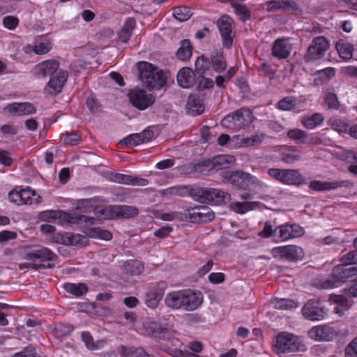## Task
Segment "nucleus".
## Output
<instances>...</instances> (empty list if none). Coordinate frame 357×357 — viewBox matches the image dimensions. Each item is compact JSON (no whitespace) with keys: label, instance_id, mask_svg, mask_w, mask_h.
Listing matches in <instances>:
<instances>
[{"label":"nucleus","instance_id":"1","mask_svg":"<svg viewBox=\"0 0 357 357\" xmlns=\"http://www.w3.org/2000/svg\"><path fill=\"white\" fill-rule=\"evenodd\" d=\"M162 194L167 196H190L194 199H204V201H225L230 200L231 195L227 192L218 188L191 187L188 185H178L167 188Z\"/></svg>","mask_w":357,"mask_h":357},{"label":"nucleus","instance_id":"2","mask_svg":"<svg viewBox=\"0 0 357 357\" xmlns=\"http://www.w3.org/2000/svg\"><path fill=\"white\" fill-rule=\"evenodd\" d=\"M203 302V295L200 291L190 289L173 291L168 293L165 298V305L173 310L194 311Z\"/></svg>","mask_w":357,"mask_h":357},{"label":"nucleus","instance_id":"3","mask_svg":"<svg viewBox=\"0 0 357 357\" xmlns=\"http://www.w3.org/2000/svg\"><path fill=\"white\" fill-rule=\"evenodd\" d=\"M152 335L154 338L165 340V342L161 343L160 348L174 357H185L188 351H183L180 349L181 342L172 336L169 331L165 328L158 326L155 323L152 324Z\"/></svg>","mask_w":357,"mask_h":357},{"label":"nucleus","instance_id":"4","mask_svg":"<svg viewBox=\"0 0 357 357\" xmlns=\"http://www.w3.org/2000/svg\"><path fill=\"white\" fill-rule=\"evenodd\" d=\"M139 77L145 87L159 90L166 84L167 77L162 70H159L147 62L138 63Z\"/></svg>","mask_w":357,"mask_h":357},{"label":"nucleus","instance_id":"5","mask_svg":"<svg viewBox=\"0 0 357 357\" xmlns=\"http://www.w3.org/2000/svg\"><path fill=\"white\" fill-rule=\"evenodd\" d=\"M93 213L100 220H115L132 218L138 214V209L130 206H98Z\"/></svg>","mask_w":357,"mask_h":357},{"label":"nucleus","instance_id":"6","mask_svg":"<svg viewBox=\"0 0 357 357\" xmlns=\"http://www.w3.org/2000/svg\"><path fill=\"white\" fill-rule=\"evenodd\" d=\"M252 119V114L249 109L241 108L225 116L221 121V125L224 128L238 130L251 124Z\"/></svg>","mask_w":357,"mask_h":357},{"label":"nucleus","instance_id":"7","mask_svg":"<svg viewBox=\"0 0 357 357\" xmlns=\"http://www.w3.org/2000/svg\"><path fill=\"white\" fill-rule=\"evenodd\" d=\"M273 345L278 354L299 351L304 347L298 336L288 332L279 333Z\"/></svg>","mask_w":357,"mask_h":357},{"label":"nucleus","instance_id":"8","mask_svg":"<svg viewBox=\"0 0 357 357\" xmlns=\"http://www.w3.org/2000/svg\"><path fill=\"white\" fill-rule=\"evenodd\" d=\"M55 222L62 226L74 225L85 224L86 225H93L97 223L98 220L93 217H89L84 215H77L64 212L62 211H56Z\"/></svg>","mask_w":357,"mask_h":357},{"label":"nucleus","instance_id":"9","mask_svg":"<svg viewBox=\"0 0 357 357\" xmlns=\"http://www.w3.org/2000/svg\"><path fill=\"white\" fill-rule=\"evenodd\" d=\"M268 174L273 178L286 185H298L305 183L303 178L296 169H284L271 168Z\"/></svg>","mask_w":357,"mask_h":357},{"label":"nucleus","instance_id":"10","mask_svg":"<svg viewBox=\"0 0 357 357\" xmlns=\"http://www.w3.org/2000/svg\"><path fill=\"white\" fill-rule=\"evenodd\" d=\"M349 278V266L340 264L336 266L332 272L331 278L317 284V287L321 289H333L338 287L347 279Z\"/></svg>","mask_w":357,"mask_h":357},{"label":"nucleus","instance_id":"11","mask_svg":"<svg viewBox=\"0 0 357 357\" xmlns=\"http://www.w3.org/2000/svg\"><path fill=\"white\" fill-rule=\"evenodd\" d=\"M24 259L29 261L39 260L41 262L51 261L56 259V255L50 248L38 246H26Z\"/></svg>","mask_w":357,"mask_h":357},{"label":"nucleus","instance_id":"12","mask_svg":"<svg viewBox=\"0 0 357 357\" xmlns=\"http://www.w3.org/2000/svg\"><path fill=\"white\" fill-rule=\"evenodd\" d=\"M215 218L214 213L206 206H196L188 209L183 213V220H189L192 222H208Z\"/></svg>","mask_w":357,"mask_h":357},{"label":"nucleus","instance_id":"13","mask_svg":"<svg viewBox=\"0 0 357 357\" xmlns=\"http://www.w3.org/2000/svg\"><path fill=\"white\" fill-rule=\"evenodd\" d=\"M128 98L130 103L136 108L144 110L152 105L155 97L151 93H147L143 89H134L129 91Z\"/></svg>","mask_w":357,"mask_h":357},{"label":"nucleus","instance_id":"14","mask_svg":"<svg viewBox=\"0 0 357 357\" xmlns=\"http://www.w3.org/2000/svg\"><path fill=\"white\" fill-rule=\"evenodd\" d=\"M273 254L275 257L289 261H301L304 257L303 250L295 245L275 247L273 249Z\"/></svg>","mask_w":357,"mask_h":357},{"label":"nucleus","instance_id":"15","mask_svg":"<svg viewBox=\"0 0 357 357\" xmlns=\"http://www.w3.org/2000/svg\"><path fill=\"white\" fill-rule=\"evenodd\" d=\"M232 19L228 15H225L218 20V26L220 32L222 45L227 48L231 47L234 34L232 32Z\"/></svg>","mask_w":357,"mask_h":357},{"label":"nucleus","instance_id":"16","mask_svg":"<svg viewBox=\"0 0 357 357\" xmlns=\"http://www.w3.org/2000/svg\"><path fill=\"white\" fill-rule=\"evenodd\" d=\"M167 284L164 281L153 285L146 293L144 301L146 306L151 309L156 308L164 296Z\"/></svg>","mask_w":357,"mask_h":357},{"label":"nucleus","instance_id":"17","mask_svg":"<svg viewBox=\"0 0 357 357\" xmlns=\"http://www.w3.org/2000/svg\"><path fill=\"white\" fill-rule=\"evenodd\" d=\"M278 239L280 241L301 237L304 234L303 229L297 224L285 223L275 228Z\"/></svg>","mask_w":357,"mask_h":357},{"label":"nucleus","instance_id":"18","mask_svg":"<svg viewBox=\"0 0 357 357\" xmlns=\"http://www.w3.org/2000/svg\"><path fill=\"white\" fill-rule=\"evenodd\" d=\"M107 179L109 181L120 184H125L133 186H146L149 181L146 178L137 176L123 174L120 173L109 172L107 174Z\"/></svg>","mask_w":357,"mask_h":357},{"label":"nucleus","instance_id":"19","mask_svg":"<svg viewBox=\"0 0 357 357\" xmlns=\"http://www.w3.org/2000/svg\"><path fill=\"white\" fill-rule=\"evenodd\" d=\"M68 77L67 71L60 70L52 76L45 88L46 93L53 96L60 93Z\"/></svg>","mask_w":357,"mask_h":357},{"label":"nucleus","instance_id":"20","mask_svg":"<svg viewBox=\"0 0 357 357\" xmlns=\"http://www.w3.org/2000/svg\"><path fill=\"white\" fill-rule=\"evenodd\" d=\"M60 66L59 62L56 59H49L37 64L33 69L34 75L37 77H46L52 76L56 73Z\"/></svg>","mask_w":357,"mask_h":357},{"label":"nucleus","instance_id":"21","mask_svg":"<svg viewBox=\"0 0 357 357\" xmlns=\"http://www.w3.org/2000/svg\"><path fill=\"white\" fill-rule=\"evenodd\" d=\"M8 198L10 201H17V199H20V201H29L32 199L34 201H38L39 199H41V197L38 195L36 190L30 187L20 189L16 187L9 192Z\"/></svg>","mask_w":357,"mask_h":357},{"label":"nucleus","instance_id":"22","mask_svg":"<svg viewBox=\"0 0 357 357\" xmlns=\"http://www.w3.org/2000/svg\"><path fill=\"white\" fill-rule=\"evenodd\" d=\"M291 51V45L286 38H278L273 44L271 54L279 59L289 57Z\"/></svg>","mask_w":357,"mask_h":357},{"label":"nucleus","instance_id":"23","mask_svg":"<svg viewBox=\"0 0 357 357\" xmlns=\"http://www.w3.org/2000/svg\"><path fill=\"white\" fill-rule=\"evenodd\" d=\"M266 10L268 12H273L277 10H282L284 11L298 10L297 3L289 0H271L264 3Z\"/></svg>","mask_w":357,"mask_h":357},{"label":"nucleus","instance_id":"24","mask_svg":"<svg viewBox=\"0 0 357 357\" xmlns=\"http://www.w3.org/2000/svg\"><path fill=\"white\" fill-rule=\"evenodd\" d=\"M252 176L250 174L243 171H236L232 172L229 178V182L234 186L239 189H246L251 181Z\"/></svg>","mask_w":357,"mask_h":357},{"label":"nucleus","instance_id":"25","mask_svg":"<svg viewBox=\"0 0 357 357\" xmlns=\"http://www.w3.org/2000/svg\"><path fill=\"white\" fill-rule=\"evenodd\" d=\"M337 335V332L331 326L319 325L314 326V340L329 341Z\"/></svg>","mask_w":357,"mask_h":357},{"label":"nucleus","instance_id":"26","mask_svg":"<svg viewBox=\"0 0 357 357\" xmlns=\"http://www.w3.org/2000/svg\"><path fill=\"white\" fill-rule=\"evenodd\" d=\"M177 82L178 85L183 88H190L195 82L194 71L188 67L182 68L177 73Z\"/></svg>","mask_w":357,"mask_h":357},{"label":"nucleus","instance_id":"27","mask_svg":"<svg viewBox=\"0 0 357 357\" xmlns=\"http://www.w3.org/2000/svg\"><path fill=\"white\" fill-rule=\"evenodd\" d=\"M349 185V181L343 180H334L329 181H314V190H332L342 187L347 188Z\"/></svg>","mask_w":357,"mask_h":357},{"label":"nucleus","instance_id":"28","mask_svg":"<svg viewBox=\"0 0 357 357\" xmlns=\"http://www.w3.org/2000/svg\"><path fill=\"white\" fill-rule=\"evenodd\" d=\"M235 163V158L231 155H220L215 156L212 160L208 161L206 166H211V169L216 170L229 167Z\"/></svg>","mask_w":357,"mask_h":357},{"label":"nucleus","instance_id":"29","mask_svg":"<svg viewBox=\"0 0 357 357\" xmlns=\"http://www.w3.org/2000/svg\"><path fill=\"white\" fill-rule=\"evenodd\" d=\"M210 64L211 68L218 73H222L226 70L227 64L222 50L213 52L211 54Z\"/></svg>","mask_w":357,"mask_h":357},{"label":"nucleus","instance_id":"30","mask_svg":"<svg viewBox=\"0 0 357 357\" xmlns=\"http://www.w3.org/2000/svg\"><path fill=\"white\" fill-rule=\"evenodd\" d=\"M335 75L334 68H324L317 70L314 73V84L322 85L326 84Z\"/></svg>","mask_w":357,"mask_h":357},{"label":"nucleus","instance_id":"31","mask_svg":"<svg viewBox=\"0 0 357 357\" xmlns=\"http://www.w3.org/2000/svg\"><path fill=\"white\" fill-rule=\"evenodd\" d=\"M329 47V42L325 37L317 36L314 38V60L322 58Z\"/></svg>","mask_w":357,"mask_h":357},{"label":"nucleus","instance_id":"32","mask_svg":"<svg viewBox=\"0 0 357 357\" xmlns=\"http://www.w3.org/2000/svg\"><path fill=\"white\" fill-rule=\"evenodd\" d=\"M63 289L68 294L76 298H80L85 295L88 291V286L85 283L66 282L63 284Z\"/></svg>","mask_w":357,"mask_h":357},{"label":"nucleus","instance_id":"33","mask_svg":"<svg viewBox=\"0 0 357 357\" xmlns=\"http://www.w3.org/2000/svg\"><path fill=\"white\" fill-rule=\"evenodd\" d=\"M188 112L192 115H199L204 112V106L202 100L197 95L189 96L186 104Z\"/></svg>","mask_w":357,"mask_h":357},{"label":"nucleus","instance_id":"34","mask_svg":"<svg viewBox=\"0 0 357 357\" xmlns=\"http://www.w3.org/2000/svg\"><path fill=\"white\" fill-rule=\"evenodd\" d=\"M61 241L67 245L84 246L88 244V239L85 236L73 233L62 235Z\"/></svg>","mask_w":357,"mask_h":357},{"label":"nucleus","instance_id":"35","mask_svg":"<svg viewBox=\"0 0 357 357\" xmlns=\"http://www.w3.org/2000/svg\"><path fill=\"white\" fill-rule=\"evenodd\" d=\"M301 105V100L294 96H287L280 100L276 107L282 111H291L298 108Z\"/></svg>","mask_w":357,"mask_h":357},{"label":"nucleus","instance_id":"36","mask_svg":"<svg viewBox=\"0 0 357 357\" xmlns=\"http://www.w3.org/2000/svg\"><path fill=\"white\" fill-rule=\"evenodd\" d=\"M119 353L121 357H151L142 347H127L126 346H121L119 348Z\"/></svg>","mask_w":357,"mask_h":357},{"label":"nucleus","instance_id":"37","mask_svg":"<svg viewBox=\"0 0 357 357\" xmlns=\"http://www.w3.org/2000/svg\"><path fill=\"white\" fill-rule=\"evenodd\" d=\"M192 54V46L190 40H183L181 42L180 47L176 52V57L183 61H188Z\"/></svg>","mask_w":357,"mask_h":357},{"label":"nucleus","instance_id":"38","mask_svg":"<svg viewBox=\"0 0 357 357\" xmlns=\"http://www.w3.org/2000/svg\"><path fill=\"white\" fill-rule=\"evenodd\" d=\"M144 266L142 261L137 259L126 261L123 265L124 271L132 275H138L144 271Z\"/></svg>","mask_w":357,"mask_h":357},{"label":"nucleus","instance_id":"39","mask_svg":"<svg viewBox=\"0 0 357 357\" xmlns=\"http://www.w3.org/2000/svg\"><path fill=\"white\" fill-rule=\"evenodd\" d=\"M335 49L342 59L348 61L353 56L354 47L350 43H344L342 40L337 41L335 44Z\"/></svg>","mask_w":357,"mask_h":357},{"label":"nucleus","instance_id":"40","mask_svg":"<svg viewBox=\"0 0 357 357\" xmlns=\"http://www.w3.org/2000/svg\"><path fill=\"white\" fill-rule=\"evenodd\" d=\"M273 307L281 310H291L298 307L296 301L289 298H275L271 301Z\"/></svg>","mask_w":357,"mask_h":357},{"label":"nucleus","instance_id":"41","mask_svg":"<svg viewBox=\"0 0 357 357\" xmlns=\"http://www.w3.org/2000/svg\"><path fill=\"white\" fill-rule=\"evenodd\" d=\"M86 235L92 238H98L104 241H109L112 238L110 231L100 227L88 228L84 231Z\"/></svg>","mask_w":357,"mask_h":357},{"label":"nucleus","instance_id":"42","mask_svg":"<svg viewBox=\"0 0 357 357\" xmlns=\"http://www.w3.org/2000/svg\"><path fill=\"white\" fill-rule=\"evenodd\" d=\"M135 25V21L133 18H129L123 26L121 29L119 33V39L123 42L126 43L130 39L131 34L132 33V30Z\"/></svg>","mask_w":357,"mask_h":357},{"label":"nucleus","instance_id":"43","mask_svg":"<svg viewBox=\"0 0 357 357\" xmlns=\"http://www.w3.org/2000/svg\"><path fill=\"white\" fill-rule=\"evenodd\" d=\"M329 300L337 305L334 309L337 314H341L349 308L348 300L342 295H331Z\"/></svg>","mask_w":357,"mask_h":357},{"label":"nucleus","instance_id":"44","mask_svg":"<svg viewBox=\"0 0 357 357\" xmlns=\"http://www.w3.org/2000/svg\"><path fill=\"white\" fill-rule=\"evenodd\" d=\"M301 159V153L296 149H289L282 151L280 160L287 164H291Z\"/></svg>","mask_w":357,"mask_h":357},{"label":"nucleus","instance_id":"45","mask_svg":"<svg viewBox=\"0 0 357 357\" xmlns=\"http://www.w3.org/2000/svg\"><path fill=\"white\" fill-rule=\"evenodd\" d=\"M211 68L210 59L206 56L202 55L199 56L195 61V72L197 74L202 75Z\"/></svg>","mask_w":357,"mask_h":357},{"label":"nucleus","instance_id":"46","mask_svg":"<svg viewBox=\"0 0 357 357\" xmlns=\"http://www.w3.org/2000/svg\"><path fill=\"white\" fill-rule=\"evenodd\" d=\"M231 208L236 213L244 214L252 210V205L259 202H230Z\"/></svg>","mask_w":357,"mask_h":357},{"label":"nucleus","instance_id":"47","mask_svg":"<svg viewBox=\"0 0 357 357\" xmlns=\"http://www.w3.org/2000/svg\"><path fill=\"white\" fill-rule=\"evenodd\" d=\"M287 136L289 138L296 141L297 143L305 144L307 139V133L300 129H291L289 130Z\"/></svg>","mask_w":357,"mask_h":357},{"label":"nucleus","instance_id":"48","mask_svg":"<svg viewBox=\"0 0 357 357\" xmlns=\"http://www.w3.org/2000/svg\"><path fill=\"white\" fill-rule=\"evenodd\" d=\"M265 135L263 133H257L242 139L244 146H252L260 144L263 142Z\"/></svg>","mask_w":357,"mask_h":357},{"label":"nucleus","instance_id":"49","mask_svg":"<svg viewBox=\"0 0 357 357\" xmlns=\"http://www.w3.org/2000/svg\"><path fill=\"white\" fill-rule=\"evenodd\" d=\"M324 103L330 109H337L340 107V102L336 94L327 92L324 95Z\"/></svg>","mask_w":357,"mask_h":357},{"label":"nucleus","instance_id":"50","mask_svg":"<svg viewBox=\"0 0 357 357\" xmlns=\"http://www.w3.org/2000/svg\"><path fill=\"white\" fill-rule=\"evenodd\" d=\"M173 15L177 20L184 22L191 17L192 13L188 8L178 7L174 9Z\"/></svg>","mask_w":357,"mask_h":357},{"label":"nucleus","instance_id":"51","mask_svg":"<svg viewBox=\"0 0 357 357\" xmlns=\"http://www.w3.org/2000/svg\"><path fill=\"white\" fill-rule=\"evenodd\" d=\"M52 49V45L51 43L46 40V41H40V42H36L33 47V51L36 54H45L48 53Z\"/></svg>","mask_w":357,"mask_h":357},{"label":"nucleus","instance_id":"52","mask_svg":"<svg viewBox=\"0 0 357 357\" xmlns=\"http://www.w3.org/2000/svg\"><path fill=\"white\" fill-rule=\"evenodd\" d=\"M73 331V327L70 324H59L55 328V335L61 338L68 335Z\"/></svg>","mask_w":357,"mask_h":357},{"label":"nucleus","instance_id":"53","mask_svg":"<svg viewBox=\"0 0 357 357\" xmlns=\"http://www.w3.org/2000/svg\"><path fill=\"white\" fill-rule=\"evenodd\" d=\"M63 142L66 144L75 146L80 142V135L77 132H66L63 136Z\"/></svg>","mask_w":357,"mask_h":357},{"label":"nucleus","instance_id":"54","mask_svg":"<svg viewBox=\"0 0 357 357\" xmlns=\"http://www.w3.org/2000/svg\"><path fill=\"white\" fill-rule=\"evenodd\" d=\"M140 139L138 138L137 134H131L123 139L121 140L119 144L127 147L135 146L140 144Z\"/></svg>","mask_w":357,"mask_h":357},{"label":"nucleus","instance_id":"55","mask_svg":"<svg viewBox=\"0 0 357 357\" xmlns=\"http://www.w3.org/2000/svg\"><path fill=\"white\" fill-rule=\"evenodd\" d=\"M19 24V19L14 15H7L3 18V25L9 30H14Z\"/></svg>","mask_w":357,"mask_h":357},{"label":"nucleus","instance_id":"56","mask_svg":"<svg viewBox=\"0 0 357 357\" xmlns=\"http://www.w3.org/2000/svg\"><path fill=\"white\" fill-rule=\"evenodd\" d=\"M327 309L321 303L314 305V320H322L327 315Z\"/></svg>","mask_w":357,"mask_h":357},{"label":"nucleus","instance_id":"57","mask_svg":"<svg viewBox=\"0 0 357 357\" xmlns=\"http://www.w3.org/2000/svg\"><path fill=\"white\" fill-rule=\"evenodd\" d=\"M233 7L235 9V13L240 16L241 20L245 21L250 17V12L245 5L233 4Z\"/></svg>","mask_w":357,"mask_h":357},{"label":"nucleus","instance_id":"58","mask_svg":"<svg viewBox=\"0 0 357 357\" xmlns=\"http://www.w3.org/2000/svg\"><path fill=\"white\" fill-rule=\"evenodd\" d=\"M275 229H273L271 224L269 222H266L264 224L263 229L259 232V236L263 238H268L273 236L277 238L278 233L275 232Z\"/></svg>","mask_w":357,"mask_h":357},{"label":"nucleus","instance_id":"59","mask_svg":"<svg viewBox=\"0 0 357 357\" xmlns=\"http://www.w3.org/2000/svg\"><path fill=\"white\" fill-rule=\"evenodd\" d=\"M20 113L19 116L28 115L36 112V108L33 105L29 102L19 103Z\"/></svg>","mask_w":357,"mask_h":357},{"label":"nucleus","instance_id":"60","mask_svg":"<svg viewBox=\"0 0 357 357\" xmlns=\"http://www.w3.org/2000/svg\"><path fill=\"white\" fill-rule=\"evenodd\" d=\"M345 357H357V337L346 347Z\"/></svg>","mask_w":357,"mask_h":357},{"label":"nucleus","instance_id":"61","mask_svg":"<svg viewBox=\"0 0 357 357\" xmlns=\"http://www.w3.org/2000/svg\"><path fill=\"white\" fill-rule=\"evenodd\" d=\"M173 230L174 229L172 227L166 225L155 230L153 235L160 238H165L173 231Z\"/></svg>","mask_w":357,"mask_h":357},{"label":"nucleus","instance_id":"62","mask_svg":"<svg viewBox=\"0 0 357 357\" xmlns=\"http://www.w3.org/2000/svg\"><path fill=\"white\" fill-rule=\"evenodd\" d=\"M81 337L82 341L85 343L86 347L91 350H94L96 349L95 346L93 337L90 334L89 332L84 331L81 334Z\"/></svg>","mask_w":357,"mask_h":357},{"label":"nucleus","instance_id":"63","mask_svg":"<svg viewBox=\"0 0 357 357\" xmlns=\"http://www.w3.org/2000/svg\"><path fill=\"white\" fill-rule=\"evenodd\" d=\"M357 261V254L356 252H350L341 258V264L345 265H353L356 264V261Z\"/></svg>","mask_w":357,"mask_h":357},{"label":"nucleus","instance_id":"64","mask_svg":"<svg viewBox=\"0 0 357 357\" xmlns=\"http://www.w3.org/2000/svg\"><path fill=\"white\" fill-rule=\"evenodd\" d=\"M86 105L89 110L93 114H98L101 112V105L98 100L93 98H88Z\"/></svg>","mask_w":357,"mask_h":357}]
</instances>
